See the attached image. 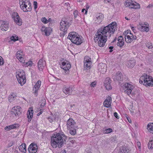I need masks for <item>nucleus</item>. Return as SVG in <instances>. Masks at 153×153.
Masks as SVG:
<instances>
[{"mask_svg": "<svg viewBox=\"0 0 153 153\" xmlns=\"http://www.w3.org/2000/svg\"><path fill=\"white\" fill-rule=\"evenodd\" d=\"M137 145L139 148V149H141L140 147V142H138L137 143Z\"/></svg>", "mask_w": 153, "mask_h": 153, "instance_id": "56", "label": "nucleus"}, {"mask_svg": "<svg viewBox=\"0 0 153 153\" xmlns=\"http://www.w3.org/2000/svg\"><path fill=\"white\" fill-rule=\"evenodd\" d=\"M78 35L76 32H72L69 33L67 38L70 39L71 42H74L75 41V39H74Z\"/></svg>", "mask_w": 153, "mask_h": 153, "instance_id": "17", "label": "nucleus"}, {"mask_svg": "<svg viewBox=\"0 0 153 153\" xmlns=\"http://www.w3.org/2000/svg\"><path fill=\"white\" fill-rule=\"evenodd\" d=\"M105 1H107L108 2H110L111 0H104Z\"/></svg>", "mask_w": 153, "mask_h": 153, "instance_id": "60", "label": "nucleus"}, {"mask_svg": "<svg viewBox=\"0 0 153 153\" xmlns=\"http://www.w3.org/2000/svg\"><path fill=\"white\" fill-rule=\"evenodd\" d=\"M125 19L126 20H129V19H128L127 17H125Z\"/></svg>", "mask_w": 153, "mask_h": 153, "instance_id": "62", "label": "nucleus"}, {"mask_svg": "<svg viewBox=\"0 0 153 153\" xmlns=\"http://www.w3.org/2000/svg\"><path fill=\"white\" fill-rule=\"evenodd\" d=\"M67 127L68 129L76 128V123L74 121L72 118L69 119L67 123Z\"/></svg>", "mask_w": 153, "mask_h": 153, "instance_id": "13", "label": "nucleus"}, {"mask_svg": "<svg viewBox=\"0 0 153 153\" xmlns=\"http://www.w3.org/2000/svg\"><path fill=\"white\" fill-rule=\"evenodd\" d=\"M125 5L126 7H129L131 9H137L140 8L139 4L131 0H127L125 3Z\"/></svg>", "mask_w": 153, "mask_h": 153, "instance_id": "8", "label": "nucleus"}, {"mask_svg": "<svg viewBox=\"0 0 153 153\" xmlns=\"http://www.w3.org/2000/svg\"><path fill=\"white\" fill-rule=\"evenodd\" d=\"M70 25V23L67 19H63L60 23L59 29L65 32Z\"/></svg>", "mask_w": 153, "mask_h": 153, "instance_id": "7", "label": "nucleus"}, {"mask_svg": "<svg viewBox=\"0 0 153 153\" xmlns=\"http://www.w3.org/2000/svg\"><path fill=\"white\" fill-rule=\"evenodd\" d=\"M41 81L39 80L36 83L33 89V93L36 96L37 95L38 91L41 85Z\"/></svg>", "mask_w": 153, "mask_h": 153, "instance_id": "19", "label": "nucleus"}, {"mask_svg": "<svg viewBox=\"0 0 153 153\" xmlns=\"http://www.w3.org/2000/svg\"><path fill=\"white\" fill-rule=\"evenodd\" d=\"M85 153H92V152L90 149H87L85 151Z\"/></svg>", "mask_w": 153, "mask_h": 153, "instance_id": "51", "label": "nucleus"}, {"mask_svg": "<svg viewBox=\"0 0 153 153\" xmlns=\"http://www.w3.org/2000/svg\"><path fill=\"white\" fill-rule=\"evenodd\" d=\"M48 119L51 123H52V122H53L54 120V119L53 117H48Z\"/></svg>", "mask_w": 153, "mask_h": 153, "instance_id": "50", "label": "nucleus"}, {"mask_svg": "<svg viewBox=\"0 0 153 153\" xmlns=\"http://www.w3.org/2000/svg\"><path fill=\"white\" fill-rule=\"evenodd\" d=\"M111 97L110 96L107 97L103 102L104 106L107 108L111 106Z\"/></svg>", "mask_w": 153, "mask_h": 153, "instance_id": "21", "label": "nucleus"}, {"mask_svg": "<svg viewBox=\"0 0 153 153\" xmlns=\"http://www.w3.org/2000/svg\"><path fill=\"white\" fill-rule=\"evenodd\" d=\"M33 5L34 6V9H35V10H36L37 7V4L36 1H34Z\"/></svg>", "mask_w": 153, "mask_h": 153, "instance_id": "47", "label": "nucleus"}, {"mask_svg": "<svg viewBox=\"0 0 153 153\" xmlns=\"http://www.w3.org/2000/svg\"><path fill=\"white\" fill-rule=\"evenodd\" d=\"M89 8V6L88 5V4H86V10H85V14H86L87 13V10Z\"/></svg>", "mask_w": 153, "mask_h": 153, "instance_id": "48", "label": "nucleus"}, {"mask_svg": "<svg viewBox=\"0 0 153 153\" xmlns=\"http://www.w3.org/2000/svg\"><path fill=\"white\" fill-rule=\"evenodd\" d=\"M42 32V34H45L46 36H49L50 33L51 31V28L49 27H42L41 29Z\"/></svg>", "mask_w": 153, "mask_h": 153, "instance_id": "22", "label": "nucleus"}, {"mask_svg": "<svg viewBox=\"0 0 153 153\" xmlns=\"http://www.w3.org/2000/svg\"><path fill=\"white\" fill-rule=\"evenodd\" d=\"M19 127V125L18 124H14L12 125L7 126L4 128V129L7 131H9L11 129H15Z\"/></svg>", "mask_w": 153, "mask_h": 153, "instance_id": "26", "label": "nucleus"}, {"mask_svg": "<svg viewBox=\"0 0 153 153\" xmlns=\"http://www.w3.org/2000/svg\"><path fill=\"white\" fill-rule=\"evenodd\" d=\"M12 17L14 18L15 22L18 25H21L22 24V20L21 19L18 15L16 13H14V14L12 15Z\"/></svg>", "mask_w": 153, "mask_h": 153, "instance_id": "12", "label": "nucleus"}, {"mask_svg": "<svg viewBox=\"0 0 153 153\" xmlns=\"http://www.w3.org/2000/svg\"><path fill=\"white\" fill-rule=\"evenodd\" d=\"M40 105V108H43L45 105L46 100L45 98H42L39 101Z\"/></svg>", "mask_w": 153, "mask_h": 153, "instance_id": "35", "label": "nucleus"}, {"mask_svg": "<svg viewBox=\"0 0 153 153\" xmlns=\"http://www.w3.org/2000/svg\"><path fill=\"white\" fill-rule=\"evenodd\" d=\"M146 25H145V26L143 25L141 26V30L142 31H146L147 32L149 30V28Z\"/></svg>", "mask_w": 153, "mask_h": 153, "instance_id": "38", "label": "nucleus"}, {"mask_svg": "<svg viewBox=\"0 0 153 153\" xmlns=\"http://www.w3.org/2000/svg\"><path fill=\"white\" fill-rule=\"evenodd\" d=\"M8 28V23L7 22L2 21L1 25V29L3 31H6Z\"/></svg>", "mask_w": 153, "mask_h": 153, "instance_id": "23", "label": "nucleus"}, {"mask_svg": "<svg viewBox=\"0 0 153 153\" xmlns=\"http://www.w3.org/2000/svg\"><path fill=\"white\" fill-rule=\"evenodd\" d=\"M117 26V23L112 22L107 26L104 27H101L95 35L94 39L95 42H96L99 39L98 42L99 46L100 47L104 46L108 37L109 38L111 35L114 33Z\"/></svg>", "mask_w": 153, "mask_h": 153, "instance_id": "1", "label": "nucleus"}, {"mask_svg": "<svg viewBox=\"0 0 153 153\" xmlns=\"http://www.w3.org/2000/svg\"><path fill=\"white\" fill-rule=\"evenodd\" d=\"M66 136L60 133L54 134L51 137V145L53 148L61 147L65 142Z\"/></svg>", "mask_w": 153, "mask_h": 153, "instance_id": "2", "label": "nucleus"}, {"mask_svg": "<svg viewBox=\"0 0 153 153\" xmlns=\"http://www.w3.org/2000/svg\"><path fill=\"white\" fill-rule=\"evenodd\" d=\"M123 91L129 95L131 92L132 90L134 88V86L132 85L126 83L122 86Z\"/></svg>", "mask_w": 153, "mask_h": 153, "instance_id": "9", "label": "nucleus"}, {"mask_svg": "<svg viewBox=\"0 0 153 153\" xmlns=\"http://www.w3.org/2000/svg\"><path fill=\"white\" fill-rule=\"evenodd\" d=\"M27 118H28V122H30L31 120V119H32V118H30L29 117H27Z\"/></svg>", "mask_w": 153, "mask_h": 153, "instance_id": "58", "label": "nucleus"}, {"mask_svg": "<svg viewBox=\"0 0 153 153\" xmlns=\"http://www.w3.org/2000/svg\"><path fill=\"white\" fill-rule=\"evenodd\" d=\"M37 145L32 143L29 146L28 150L30 153H36L37 151Z\"/></svg>", "mask_w": 153, "mask_h": 153, "instance_id": "11", "label": "nucleus"}, {"mask_svg": "<svg viewBox=\"0 0 153 153\" xmlns=\"http://www.w3.org/2000/svg\"><path fill=\"white\" fill-rule=\"evenodd\" d=\"M126 118L127 119V120L128 121V122L129 123H131V119L130 118H129L128 116H126Z\"/></svg>", "mask_w": 153, "mask_h": 153, "instance_id": "54", "label": "nucleus"}, {"mask_svg": "<svg viewBox=\"0 0 153 153\" xmlns=\"http://www.w3.org/2000/svg\"><path fill=\"white\" fill-rule=\"evenodd\" d=\"M71 65L68 62H64L62 63L61 68L65 71L68 70L71 68Z\"/></svg>", "mask_w": 153, "mask_h": 153, "instance_id": "18", "label": "nucleus"}, {"mask_svg": "<svg viewBox=\"0 0 153 153\" xmlns=\"http://www.w3.org/2000/svg\"><path fill=\"white\" fill-rule=\"evenodd\" d=\"M111 80L109 77H107L104 82V85L106 89L108 90H110L112 88L111 85Z\"/></svg>", "mask_w": 153, "mask_h": 153, "instance_id": "14", "label": "nucleus"}, {"mask_svg": "<svg viewBox=\"0 0 153 153\" xmlns=\"http://www.w3.org/2000/svg\"><path fill=\"white\" fill-rule=\"evenodd\" d=\"M136 61L135 60H130L127 61L126 62V65L129 68L133 67L135 65Z\"/></svg>", "mask_w": 153, "mask_h": 153, "instance_id": "25", "label": "nucleus"}, {"mask_svg": "<svg viewBox=\"0 0 153 153\" xmlns=\"http://www.w3.org/2000/svg\"><path fill=\"white\" fill-rule=\"evenodd\" d=\"M97 83L96 82L94 81L91 83L90 84V86L91 87H94L96 85Z\"/></svg>", "mask_w": 153, "mask_h": 153, "instance_id": "45", "label": "nucleus"}, {"mask_svg": "<svg viewBox=\"0 0 153 153\" xmlns=\"http://www.w3.org/2000/svg\"><path fill=\"white\" fill-rule=\"evenodd\" d=\"M32 63V62L31 61H29L28 62H26L25 65H26V66H29L30 65H31V64Z\"/></svg>", "mask_w": 153, "mask_h": 153, "instance_id": "53", "label": "nucleus"}, {"mask_svg": "<svg viewBox=\"0 0 153 153\" xmlns=\"http://www.w3.org/2000/svg\"><path fill=\"white\" fill-rule=\"evenodd\" d=\"M4 64L3 59L0 56V65H3Z\"/></svg>", "mask_w": 153, "mask_h": 153, "instance_id": "49", "label": "nucleus"}, {"mask_svg": "<svg viewBox=\"0 0 153 153\" xmlns=\"http://www.w3.org/2000/svg\"><path fill=\"white\" fill-rule=\"evenodd\" d=\"M73 91V88L70 87H65L63 89V91L66 94H70Z\"/></svg>", "mask_w": 153, "mask_h": 153, "instance_id": "30", "label": "nucleus"}, {"mask_svg": "<svg viewBox=\"0 0 153 153\" xmlns=\"http://www.w3.org/2000/svg\"><path fill=\"white\" fill-rule=\"evenodd\" d=\"M51 20V18H49L48 19V22H50Z\"/></svg>", "mask_w": 153, "mask_h": 153, "instance_id": "63", "label": "nucleus"}, {"mask_svg": "<svg viewBox=\"0 0 153 153\" xmlns=\"http://www.w3.org/2000/svg\"><path fill=\"white\" fill-rule=\"evenodd\" d=\"M153 144V140H151L149 141L148 144V148L149 149H152L153 148L152 145Z\"/></svg>", "mask_w": 153, "mask_h": 153, "instance_id": "41", "label": "nucleus"}, {"mask_svg": "<svg viewBox=\"0 0 153 153\" xmlns=\"http://www.w3.org/2000/svg\"><path fill=\"white\" fill-rule=\"evenodd\" d=\"M19 108V106L17 107H14L12 109V114L15 115L16 116H17L19 117L21 114Z\"/></svg>", "mask_w": 153, "mask_h": 153, "instance_id": "16", "label": "nucleus"}, {"mask_svg": "<svg viewBox=\"0 0 153 153\" xmlns=\"http://www.w3.org/2000/svg\"><path fill=\"white\" fill-rule=\"evenodd\" d=\"M33 108L30 107L27 113V117L32 118L33 117Z\"/></svg>", "mask_w": 153, "mask_h": 153, "instance_id": "34", "label": "nucleus"}, {"mask_svg": "<svg viewBox=\"0 0 153 153\" xmlns=\"http://www.w3.org/2000/svg\"><path fill=\"white\" fill-rule=\"evenodd\" d=\"M61 153H66V151L65 150H63L62 151Z\"/></svg>", "mask_w": 153, "mask_h": 153, "instance_id": "59", "label": "nucleus"}, {"mask_svg": "<svg viewBox=\"0 0 153 153\" xmlns=\"http://www.w3.org/2000/svg\"><path fill=\"white\" fill-rule=\"evenodd\" d=\"M86 10L85 9H83L82 10V12H83L85 10Z\"/></svg>", "mask_w": 153, "mask_h": 153, "instance_id": "61", "label": "nucleus"}, {"mask_svg": "<svg viewBox=\"0 0 153 153\" xmlns=\"http://www.w3.org/2000/svg\"><path fill=\"white\" fill-rule=\"evenodd\" d=\"M139 82L146 86H153V78L147 74H144L140 78Z\"/></svg>", "mask_w": 153, "mask_h": 153, "instance_id": "3", "label": "nucleus"}, {"mask_svg": "<svg viewBox=\"0 0 153 153\" xmlns=\"http://www.w3.org/2000/svg\"><path fill=\"white\" fill-rule=\"evenodd\" d=\"M146 47L149 49H152L153 48V45L150 42H148L146 44Z\"/></svg>", "mask_w": 153, "mask_h": 153, "instance_id": "40", "label": "nucleus"}, {"mask_svg": "<svg viewBox=\"0 0 153 153\" xmlns=\"http://www.w3.org/2000/svg\"><path fill=\"white\" fill-rule=\"evenodd\" d=\"M92 64L91 59L88 56H85L84 59V69L89 70L91 68Z\"/></svg>", "mask_w": 153, "mask_h": 153, "instance_id": "10", "label": "nucleus"}, {"mask_svg": "<svg viewBox=\"0 0 153 153\" xmlns=\"http://www.w3.org/2000/svg\"><path fill=\"white\" fill-rule=\"evenodd\" d=\"M78 11L76 10H75L74 12V17L75 18H76L77 17V15H78Z\"/></svg>", "mask_w": 153, "mask_h": 153, "instance_id": "46", "label": "nucleus"}, {"mask_svg": "<svg viewBox=\"0 0 153 153\" xmlns=\"http://www.w3.org/2000/svg\"><path fill=\"white\" fill-rule=\"evenodd\" d=\"M118 42L117 43L118 46L121 47L124 44V42L123 41V38L122 36H120L117 39Z\"/></svg>", "mask_w": 153, "mask_h": 153, "instance_id": "29", "label": "nucleus"}, {"mask_svg": "<svg viewBox=\"0 0 153 153\" xmlns=\"http://www.w3.org/2000/svg\"><path fill=\"white\" fill-rule=\"evenodd\" d=\"M76 128H71V129H68L70 130V133L72 135H74L76 133Z\"/></svg>", "mask_w": 153, "mask_h": 153, "instance_id": "39", "label": "nucleus"}, {"mask_svg": "<svg viewBox=\"0 0 153 153\" xmlns=\"http://www.w3.org/2000/svg\"><path fill=\"white\" fill-rule=\"evenodd\" d=\"M103 18L104 16L101 13H98L96 15V22H101L102 21Z\"/></svg>", "mask_w": 153, "mask_h": 153, "instance_id": "27", "label": "nucleus"}, {"mask_svg": "<svg viewBox=\"0 0 153 153\" xmlns=\"http://www.w3.org/2000/svg\"><path fill=\"white\" fill-rule=\"evenodd\" d=\"M18 37L17 36L16 37V36H12L11 37L10 39L12 41L15 42V41L18 40Z\"/></svg>", "mask_w": 153, "mask_h": 153, "instance_id": "44", "label": "nucleus"}, {"mask_svg": "<svg viewBox=\"0 0 153 153\" xmlns=\"http://www.w3.org/2000/svg\"><path fill=\"white\" fill-rule=\"evenodd\" d=\"M39 109H40V111L39 113H38L37 114V115L38 116L40 115L43 112V110L40 109V108H39Z\"/></svg>", "mask_w": 153, "mask_h": 153, "instance_id": "52", "label": "nucleus"}, {"mask_svg": "<svg viewBox=\"0 0 153 153\" xmlns=\"http://www.w3.org/2000/svg\"><path fill=\"white\" fill-rule=\"evenodd\" d=\"M26 144L25 143H23L21 145L19 146V149L20 151L24 153H26Z\"/></svg>", "mask_w": 153, "mask_h": 153, "instance_id": "32", "label": "nucleus"}, {"mask_svg": "<svg viewBox=\"0 0 153 153\" xmlns=\"http://www.w3.org/2000/svg\"><path fill=\"white\" fill-rule=\"evenodd\" d=\"M114 79L119 81H123V76L121 72L120 71L117 72L116 74V76H115Z\"/></svg>", "mask_w": 153, "mask_h": 153, "instance_id": "28", "label": "nucleus"}, {"mask_svg": "<svg viewBox=\"0 0 153 153\" xmlns=\"http://www.w3.org/2000/svg\"><path fill=\"white\" fill-rule=\"evenodd\" d=\"M129 152V149H127L126 147L123 146L120 148V153H128Z\"/></svg>", "mask_w": 153, "mask_h": 153, "instance_id": "33", "label": "nucleus"}, {"mask_svg": "<svg viewBox=\"0 0 153 153\" xmlns=\"http://www.w3.org/2000/svg\"><path fill=\"white\" fill-rule=\"evenodd\" d=\"M114 47L113 46H110L109 47V48L110 50L109 52H111L113 51L112 49Z\"/></svg>", "mask_w": 153, "mask_h": 153, "instance_id": "57", "label": "nucleus"}, {"mask_svg": "<svg viewBox=\"0 0 153 153\" xmlns=\"http://www.w3.org/2000/svg\"><path fill=\"white\" fill-rule=\"evenodd\" d=\"M74 39H75V41L72 42L77 45H80L82 42V40L80 38L79 35L76 37Z\"/></svg>", "mask_w": 153, "mask_h": 153, "instance_id": "31", "label": "nucleus"}, {"mask_svg": "<svg viewBox=\"0 0 153 153\" xmlns=\"http://www.w3.org/2000/svg\"><path fill=\"white\" fill-rule=\"evenodd\" d=\"M116 40V39H114V40L113 41V42H114Z\"/></svg>", "mask_w": 153, "mask_h": 153, "instance_id": "64", "label": "nucleus"}, {"mask_svg": "<svg viewBox=\"0 0 153 153\" xmlns=\"http://www.w3.org/2000/svg\"><path fill=\"white\" fill-rule=\"evenodd\" d=\"M99 71L102 74H104L107 70V66L106 64L100 63L98 66Z\"/></svg>", "mask_w": 153, "mask_h": 153, "instance_id": "15", "label": "nucleus"}, {"mask_svg": "<svg viewBox=\"0 0 153 153\" xmlns=\"http://www.w3.org/2000/svg\"><path fill=\"white\" fill-rule=\"evenodd\" d=\"M16 77L18 82L21 85H23L26 82L25 73L23 70H20L16 72Z\"/></svg>", "mask_w": 153, "mask_h": 153, "instance_id": "4", "label": "nucleus"}, {"mask_svg": "<svg viewBox=\"0 0 153 153\" xmlns=\"http://www.w3.org/2000/svg\"><path fill=\"white\" fill-rule=\"evenodd\" d=\"M28 0H19L20 7L24 12L30 11L32 9L30 6L31 4Z\"/></svg>", "mask_w": 153, "mask_h": 153, "instance_id": "5", "label": "nucleus"}, {"mask_svg": "<svg viewBox=\"0 0 153 153\" xmlns=\"http://www.w3.org/2000/svg\"><path fill=\"white\" fill-rule=\"evenodd\" d=\"M45 65L46 63L45 61L41 59L39 60L38 63V69L40 71H42L43 70Z\"/></svg>", "mask_w": 153, "mask_h": 153, "instance_id": "20", "label": "nucleus"}, {"mask_svg": "<svg viewBox=\"0 0 153 153\" xmlns=\"http://www.w3.org/2000/svg\"><path fill=\"white\" fill-rule=\"evenodd\" d=\"M147 129L149 131L153 134V123H149L147 126Z\"/></svg>", "mask_w": 153, "mask_h": 153, "instance_id": "36", "label": "nucleus"}, {"mask_svg": "<svg viewBox=\"0 0 153 153\" xmlns=\"http://www.w3.org/2000/svg\"><path fill=\"white\" fill-rule=\"evenodd\" d=\"M123 34L125 35L126 41L128 43H130L137 38L136 36L134 35L131 33L130 30H129L125 31Z\"/></svg>", "mask_w": 153, "mask_h": 153, "instance_id": "6", "label": "nucleus"}, {"mask_svg": "<svg viewBox=\"0 0 153 153\" xmlns=\"http://www.w3.org/2000/svg\"><path fill=\"white\" fill-rule=\"evenodd\" d=\"M41 21L44 23L46 24L48 22V20L45 17L42 18V19Z\"/></svg>", "mask_w": 153, "mask_h": 153, "instance_id": "43", "label": "nucleus"}, {"mask_svg": "<svg viewBox=\"0 0 153 153\" xmlns=\"http://www.w3.org/2000/svg\"><path fill=\"white\" fill-rule=\"evenodd\" d=\"M16 97V95L14 93H12L9 97V100L10 102H12Z\"/></svg>", "mask_w": 153, "mask_h": 153, "instance_id": "37", "label": "nucleus"}, {"mask_svg": "<svg viewBox=\"0 0 153 153\" xmlns=\"http://www.w3.org/2000/svg\"><path fill=\"white\" fill-rule=\"evenodd\" d=\"M114 116L117 119H119V117L118 116V114L117 112L114 113Z\"/></svg>", "mask_w": 153, "mask_h": 153, "instance_id": "55", "label": "nucleus"}, {"mask_svg": "<svg viewBox=\"0 0 153 153\" xmlns=\"http://www.w3.org/2000/svg\"><path fill=\"white\" fill-rule=\"evenodd\" d=\"M112 131V130L110 128L105 129V130L104 133H109L111 132Z\"/></svg>", "mask_w": 153, "mask_h": 153, "instance_id": "42", "label": "nucleus"}, {"mask_svg": "<svg viewBox=\"0 0 153 153\" xmlns=\"http://www.w3.org/2000/svg\"><path fill=\"white\" fill-rule=\"evenodd\" d=\"M22 53L20 51H18L17 52V54L16 55V58L19 59V60L22 63H25V60H24L23 58L22 57Z\"/></svg>", "mask_w": 153, "mask_h": 153, "instance_id": "24", "label": "nucleus"}]
</instances>
